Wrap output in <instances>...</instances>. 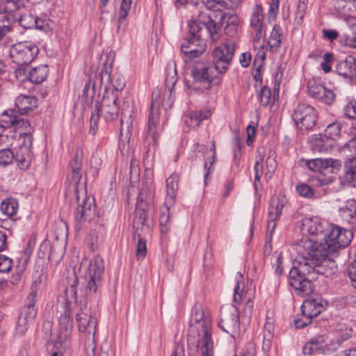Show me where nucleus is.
Here are the masks:
<instances>
[{
    "label": "nucleus",
    "mask_w": 356,
    "mask_h": 356,
    "mask_svg": "<svg viewBox=\"0 0 356 356\" xmlns=\"http://www.w3.org/2000/svg\"><path fill=\"white\" fill-rule=\"evenodd\" d=\"M330 224L318 217L305 218L302 220V238L296 243L298 256L293 267L289 272V283L298 295L308 296L314 291V286L307 275H327L323 266L318 265L316 250L324 242Z\"/></svg>",
    "instance_id": "f257e3e1"
},
{
    "label": "nucleus",
    "mask_w": 356,
    "mask_h": 356,
    "mask_svg": "<svg viewBox=\"0 0 356 356\" xmlns=\"http://www.w3.org/2000/svg\"><path fill=\"white\" fill-rule=\"evenodd\" d=\"M353 237V232L350 229L330 223L324 242L319 245L320 249L316 250L317 254L315 256L318 257L316 259L318 261V265L325 267L327 264H332L333 262L328 259L330 253L346 248L350 243Z\"/></svg>",
    "instance_id": "f03ea898"
},
{
    "label": "nucleus",
    "mask_w": 356,
    "mask_h": 356,
    "mask_svg": "<svg viewBox=\"0 0 356 356\" xmlns=\"http://www.w3.org/2000/svg\"><path fill=\"white\" fill-rule=\"evenodd\" d=\"M78 328L82 337L85 338V349L87 356H95V335L97 328V319L92 316L90 309H81L76 314Z\"/></svg>",
    "instance_id": "7ed1b4c3"
},
{
    "label": "nucleus",
    "mask_w": 356,
    "mask_h": 356,
    "mask_svg": "<svg viewBox=\"0 0 356 356\" xmlns=\"http://www.w3.org/2000/svg\"><path fill=\"white\" fill-rule=\"evenodd\" d=\"M188 353L189 356H213L211 330L188 332Z\"/></svg>",
    "instance_id": "20e7f679"
},
{
    "label": "nucleus",
    "mask_w": 356,
    "mask_h": 356,
    "mask_svg": "<svg viewBox=\"0 0 356 356\" xmlns=\"http://www.w3.org/2000/svg\"><path fill=\"white\" fill-rule=\"evenodd\" d=\"M22 102L20 97H18L15 107L2 113L0 119V137L6 129H10L15 132L13 138L19 140L22 137V111L19 106Z\"/></svg>",
    "instance_id": "39448f33"
},
{
    "label": "nucleus",
    "mask_w": 356,
    "mask_h": 356,
    "mask_svg": "<svg viewBox=\"0 0 356 356\" xmlns=\"http://www.w3.org/2000/svg\"><path fill=\"white\" fill-rule=\"evenodd\" d=\"M95 112L106 121H113L118 118L120 100L118 92L106 88L101 102H97Z\"/></svg>",
    "instance_id": "423d86ee"
},
{
    "label": "nucleus",
    "mask_w": 356,
    "mask_h": 356,
    "mask_svg": "<svg viewBox=\"0 0 356 356\" xmlns=\"http://www.w3.org/2000/svg\"><path fill=\"white\" fill-rule=\"evenodd\" d=\"M104 270V263L101 257L96 256L90 261L84 276L87 295H92L97 292L102 284Z\"/></svg>",
    "instance_id": "0eeeda50"
},
{
    "label": "nucleus",
    "mask_w": 356,
    "mask_h": 356,
    "mask_svg": "<svg viewBox=\"0 0 356 356\" xmlns=\"http://www.w3.org/2000/svg\"><path fill=\"white\" fill-rule=\"evenodd\" d=\"M192 80L188 81V88L191 90L203 92L212 87L214 74L212 67L198 65L191 70Z\"/></svg>",
    "instance_id": "6e6552de"
},
{
    "label": "nucleus",
    "mask_w": 356,
    "mask_h": 356,
    "mask_svg": "<svg viewBox=\"0 0 356 356\" xmlns=\"http://www.w3.org/2000/svg\"><path fill=\"white\" fill-rule=\"evenodd\" d=\"M188 332H197L211 330V316L210 312L200 304H195L191 312Z\"/></svg>",
    "instance_id": "1a4fd4ad"
},
{
    "label": "nucleus",
    "mask_w": 356,
    "mask_h": 356,
    "mask_svg": "<svg viewBox=\"0 0 356 356\" xmlns=\"http://www.w3.org/2000/svg\"><path fill=\"white\" fill-rule=\"evenodd\" d=\"M235 45L232 42H226L213 50L212 56L215 68L219 73H225L232 60Z\"/></svg>",
    "instance_id": "9d476101"
},
{
    "label": "nucleus",
    "mask_w": 356,
    "mask_h": 356,
    "mask_svg": "<svg viewBox=\"0 0 356 356\" xmlns=\"http://www.w3.org/2000/svg\"><path fill=\"white\" fill-rule=\"evenodd\" d=\"M293 119L300 129H310L316 124L317 115L314 108L306 104L297 106L293 113Z\"/></svg>",
    "instance_id": "9b49d317"
},
{
    "label": "nucleus",
    "mask_w": 356,
    "mask_h": 356,
    "mask_svg": "<svg viewBox=\"0 0 356 356\" xmlns=\"http://www.w3.org/2000/svg\"><path fill=\"white\" fill-rule=\"evenodd\" d=\"M323 309L324 306L321 301L316 299L305 300L301 306V317L294 320L296 327L302 328L307 326L311 323L312 319L318 316Z\"/></svg>",
    "instance_id": "f8f14e48"
},
{
    "label": "nucleus",
    "mask_w": 356,
    "mask_h": 356,
    "mask_svg": "<svg viewBox=\"0 0 356 356\" xmlns=\"http://www.w3.org/2000/svg\"><path fill=\"white\" fill-rule=\"evenodd\" d=\"M83 196L81 199L79 196L77 197L78 206L74 212V218L79 222H90L97 216L95 200L94 197L86 194H83Z\"/></svg>",
    "instance_id": "ddd939ff"
},
{
    "label": "nucleus",
    "mask_w": 356,
    "mask_h": 356,
    "mask_svg": "<svg viewBox=\"0 0 356 356\" xmlns=\"http://www.w3.org/2000/svg\"><path fill=\"white\" fill-rule=\"evenodd\" d=\"M209 10L204 9L202 7H194V10H193L192 12H193L194 15L197 17L195 20L206 28L211 40L212 42H216L220 37L219 33L220 27L212 19Z\"/></svg>",
    "instance_id": "4468645a"
},
{
    "label": "nucleus",
    "mask_w": 356,
    "mask_h": 356,
    "mask_svg": "<svg viewBox=\"0 0 356 356\" xmlns=\"http://www.w3.org/2000/svg\"><path fill=\"white\" fill-rule=\"evenodd\" d=\"M239 315L236 307L232 305L222 308L220 312V319L218 326L224 332L234 334L239 327Z\"/></svg>",
    "instance_id": "2eb2a0df"
},
{
    "label": "nucleus",
    "mask_w": 356,
    "mask_h": 356,
    "mask_svg": "<svg viewBox=\"0 0 356 356\" xmlns=\"http://www.w3.org/2000/svg\"><path fill=\"white\" fill-rule=\"evenodd\" d=\"M152 194L149 189L142 188L138 194L134 223L143 225L152 209Z\"/></svg>",
    "instance_id": "dca6fc26"
},
{
    "label": "nucleus",
    "mask_w": 356,
    "mask_h": 356,
    "mask_svg": "<svg viewBox=\"0 0 356 356\" xmlns=\"http://www.w3.org/2000/svg\"><path fill=\"white\" fill-rule=\"evenodd\" d=\"M159 92H154L152 95L151 112L148 118V125L146 139L149 140V143H156L158 138L157 130L159 123V113L155 108L159 106V101L158 97Z\"/></svg>",
    "instance_id": "f3484780"
},
{
    "label": "nucleus",
    "mask_w": 356,
    "mask_h": 356,
    "mask_svg": "<svg viewBox=\"0 0 356 356\" xmlns=\"http://www.w3.org/2000/svg\"><path fill=\"white\" fill-rule=\"evenodd\" d=\"M307 94L326 104H331L335 99V94L332 90L327 89L323 85L317 83L315 79H309L307 82Z\"/></svg>",
    "instance_id": "a211bd4d"
},
{
    "label": "nucleus",
    "mask_w": 356,
    "mask_h": 356,
    "mask_svg": "<svg viewBox=\"0 0 356 356\" xmlns=\"http://www.w3.org/2000/svg\"><path fill=\"white\" fill-rule=\"evenodd\" d=\"M250 24L254 33V38L257 41L265 40L266 26L264 24V10L261 4H256L253 8Z\"/></svg>",
    "instance_id": "6ab92c4d"
},
{
    "label": "nucleus",
    "mask_w": 356,
    "mask_h": 356,
    "mask_svg": "<svg viewBox=\"0 0 356 356\" xmlns=\"http://www.w3.org/2000/svg\"><path fill=\"white\" fill-rule=\"evenodd\" d=\"M287 200L284 195H279L272 197L268 211L267 231L272 234L276 227V220L280 218Z\"/></svg>",
    "instance_id": "aec40b11"
},
{
    "label": "nucleus",
    "mask_w": 356,
    "mask_h": 356,
    "mask_svg": "<svg viewBox=\"0 0 356 356\" xmlns=\"http://www.w3.org/2000/svg\"><path fill=\"white\" fill-rule=\"evenodd\" d=\"M60 327L55 346L57 348L65 349L70 345V337L72 331V321L67 315L61 316L59 318Z\"/></svg>",
    "instance_id": "412c9836"
},
{
    "label": "nucleus",
    "mask_w": 356,
    "mask_h": 356,
    "mask_svg": "<svg viewBox=\"0 0 356 356\" xmlns=\"http://www.w3.org/2000/svg\"><path fill=\"white\" fill-rule=\"evenodd\" d=\"M177 80L176 63L175 61L170 62L165 68V86L168 88L169 96L167 99H163V106L165 109L171 108L174 103L175 95L172 89Z\"/></svg>",
    "instance_id": "4be33fe9"
},
{
    "label": "nucleus",
    "mask_w": 356,
    "mask_h": 356,
    "mask_svg": "<svg viewBox=\"0 0 356 356\" xmlns=\"http://www.w3.org/2000/svg\"><path fill=\"white\" fill-rule=\"evenodd\" d=\"M22 0H0V14H7L10 21H17L20 24L22 19Z\"/></svg>",
    "instance_id": "5701e85b"
},
{
    "label": "nucleus",
    "mask_w": 356,
    "mask_h": 356,
    "mask_svg": "<svg viewBox=\"0 0 356 356\" xmlns=\"http://www.w3.org/2000/svg\"><path fill=\"white\" fill-rule=\"evenodd\" d=\"M341 164L339 160L332 159H314L307 160L306 162V165L310 170L319 173L330 168V172L333 173L339 170Z\"/></svg>",
    "instance_id": "b1692460"
},
{
    "label": "nucleus",
    "mask_w": 356,
    "mask_h": 356,
    "mask_svg": "<svg viewBox=\"0 0 356 356\" xmlns=\"http://www.w3.org/2000/svg\"><path fill=\"white\" fill-rule=\"evenodd\" d=\"M179 179V175L173 172L165 180V204L166 207H171L176 202Z\"/></svg>",
    "instance_id": "393cba45"
},
{
    "label": "nucleus",
    "mask_w": 356,
    "mask_h": 356,
    "mask_svg": "<svg viewBox=\"0 0 356 356\" xmlns=\"http://www.w3.org/2000/svg\"><path fill=\"white\" fill-rule=\"evenodd\" d=\"M206 49L202 40L189 38L181 46L183 54L190 58L200 56Z\"/></svg>",
    "instance_id": "a878e982"
},
{
    "label": "nucleus",
    "mask_w": 356,
    "mask_h": 356,
    "mask_svg": "<svg viewBox=\"0 0 356 356\" xmlns=\"http://www.w3.org/2000/svg\"><path fill=\"white\" fill-rule=\"evenodd\" d=\"M335 143L324 134H314L309 140V146L313 152L327 153L330 152Z\"/></svg>",
    "instance_id": "bb28decb"
},
{
    "label": "nucleus",
    "mask_w": 356,
    "mask_h": 356,
    "mask_svg": "<svg viewBox=\"0 0 356 356\" xmlns=\"http://www.w3.org/2000/svg\"><path fill=\"white\" fill-rule=\"evenodd\" d=\"M211 113L209 110L188 111L183 116L184 124L190 129L197 127L200 123L209 118Z\"/></svg>",
    "instance_id": "cd10ccee"
},
{
    "label": "nucleus",
    "mask_w": 356,
    "mask_h": 356,
    "mask_svg": "<svg viewBox=\"0 0 356 356\" xmlns=\"http://www.w3.org/2000/svg\"><path fill=\"white\" fill-rule=\"evenodd\" d=\"M339 74L348 79L351 84L356 85V63L352 58H346L337 65Z\"/></svg>",
    "instance_id": "c85d7f7f"
},
{
    "label": "nucleus",
    "mask_w": 356,
    "mask_h": 356,
    "mask_svg": "<svg viewBox=\"0 0 356 356\" xmlns=\"http://www.w3.org/2000/svg\"><path fill=\"white\" fill-rule=\"evenodd\" d=\"M33 129L29 122L24 121V147L26 146V158H24V163H26V168H29L34 156L32 152Z\"/></svg>",
    "instance_id": "c756f323"
},
{
    "label": "nucleus",
    "mask_w": 356,
    "mask_h": 356,
    "mask_svg": "<svg viewBox=\"0 0 356 356\" xmlns=\"http://www.w3.org/2000/svg\"><path fill=\"white\" fill-rule=\"evenodd\" d=\"M101 60L104 65L102 73L104 72L105 74L108 75L109 80L111 81V83L115 88V90H112L118 92L124 88V82L120 79L118 80L117 83H114L113 82V79L111 77V69L114 60V53L111 51L109 53L102 54L101 56Z\"/></svg>",
    "instance_id": "7c9ffc66"
},
{
    "label": "nucleus",
    "mask_w": 356,
    "mask_h": 356,
    "mask_svg": "<svg viewBox=\"0 0 356 356\" xmlns=\"http://www.w3.org/2000/svg\"><path fill=\"white\" fill-rule=\"evenodd\" d=\"M78 284V278L74 270H67L65 273V295L67 301L76 299V286Z\"/></svg>",
    "instance_id": "2f4dec72"
},
{
    "label": "nucleus",
    "mask_w": 356,
    "mask_h": 356,
    "mask_svg": "<svg viewBox=\"0 0 356 356\" xmlns=\"http://www.w3.org/2000/svg\"><path fill=\"white\" fill-rule=\"evenodd\" d=\"M9 54L12 61L18 65L15 70V77L18 79L22 76V42L13 44L10 49Z\"/></svg>",
    "instance_id": "473e14b6"
},
{
    "label": "nucleus",
    "mask_w": 356,
    "mask_h": 356,
    "mask_svg": "<svg viewBox=\"0 0 356 356\" xmlns=\"http://www.w3.org/2000/svg\"><path fill=\"white\" fill-rule=\"evenodd\" d=\"M344 178L346 181L356 187V156L346 161Z\"/></svg>",
    "instance_id": "72a5a7b5"
},
{
    "label": "nucleus",
    "mask_w": 356,
    "mask_h": 356,
    "mask_svg": "<svg viewBox=\"0 0 356 356\" xmlns=\"http://www.w3.org/2000/svg\"><path fill=\"white\" fill-rule=\"evenodd\" d=\"M35 302L36 299H34L33 293L27 296L26 304L24 307V316L26 323L33 321L37 315Z\"/></svg>",
    "instance_id": "f704fd0d"
},
{
    "label": "nucleus",
    "mask_w": 356,
    "mask_h": 356,
    "mask_svg": "<svg viewBox=\"0 0 356 356\" xmlns=\"http://www.w3.org/2000/svg\"><path fill=\"white\" fill-rule=\"evenodd\" d=\"M19 209L18 202L14 198H8L0 204L1 211L10 218H14Z\"/></svg>",
    "instance_id": "c9c22d12"
},
{
    "label": "nucleus",
    "mask_w": 356,
    "mask_h": 356,
    "mask_svg": "<svg viewBox=\"0 0 356 356\" xmlns=\"http://www.w3.org/2000/svg\"><path fill=\"white\" fill-rule=\"evenodd\" d=\"M341 216L350 223L355 222L356 220V201H348L346 206L339 210Z\"/></svg>",
    "instance_id": "e433bc0d"
},
{
    "label": "nucleus",
    "mask_w": 356,
    "mask_h": 356,
    "mask_svg": "<svg viewBox=\"0 0 356 356\" xmlns=\"http://www.w3.org/2000/svg\"><path fill=\"white\" fill-rule=\"evenodd\" d=\"M47 66L44 65L33 67L29 74V81L32 83H40L43 82L47 76Z\"/></svg>",
    "instance_id": "4c0bfd02"
},
{
    "label": "nucleus",
    "mask_w": 356,
    "mask_h": 356,
    "mask_svg": "<svg viewBox=\"0 0 356 356\" xmlns=\"http://www.w3.org/2000/svg\"><path fill=\"white\" fill-rule=\"evenodd\" d=\"M236 285L234 289L233 302L239 304L246 298V294L244 293L243 277L241 273H237L236 276Z\"/></svg>",
    "instance_id": "58836bf2"
},
{
    "label": "nucleus",
    "mask_w": 356,
    "mask_h": 356,
    "mask_svg": "<svg viewBox=\"0 0 356 356\" xmlns=\"http://www.w3.org/2000/svg\"><path fill=\"white\" fill-rule=\"evenodd\" d=\"M81 166H82V159L76 152L73 161L70 163V167L72 168L71 179L74 184L76 185L81 179Z\"/></svg>",
    "instance_id": "ea45409f"
},
{
    "label": "nucleus",
    "mask_w": 356,
    "mask_h": 356,
    "mask_svg": "<svg viewBox=\"0 0 356 356\" xmlns=\"http://www.w3.org/2000/svg\"><path fill=\"white\" fill-rule=\"evenodd\" d=\"M39 53L38 46L31 42L24 43V64L31 63Z\"/></svg>",
    "instance_id": "a19ab883"
},
{
    "label": "nucleus",
    "mask_w": 356,
    "mask_h": 356,
    "mask_svg": "<svg viewBox=\"0 0 356 356\" xmlns=\"http://www.w3.org/2000/svg\"><path fill=\"white\" fill-rule=\"evenodd\" d=\"M216 159V148L214 142L209 149H207L204 152V169L207 171L204 175L207 178L211 172V169Z\"/></svg>",
    "instance_id": "79ce46f5"
},
{
    "label": "nucleus",
    "mask_w": 356,
    "mask_h": 356,
    "mask_svg": "<svg viewBox=\"0 0 356 356\" xmlns=\"http://www.w3.org/2000/svg\"><path fill=\"white\" fill-rule=\"evenodd\" d=\"M334 181L332 177H326L323 173H318L316 175L311 176L309 179V182L311 186L322 187L329 185Z\"/></svg>",
    "instance_id": "37998d69"
},
{
    "label": "nucleus",
    "mask_w": 356,
    "mask_h": 356,
    "mask_svg": "<svg viewBox=\"0 0 356 356\" xmlns=\"http://www.w3.org/2000/svg\"><path fill=\"white\" fill-rule=\"evenodd\" d=\"M282 28L280 25L275 24L273 26V29L271 31L269 40L268 44L270 48L278 49L280 47L282 40Z\"/></svg>",
    "instance_id": "c03bdc74"
},
{
    "label": "nucleus",
    "mask_w": 356,
    "mask_h": 356,
    "mask_svg": "<svg viewBox=\"0 0 356 356\" xmlns=\"http://www.w3.org/2000/svg\"><path fill=\"white\" fill-rule=\"evenodd\" d=\"M46 276L42 270L36 271L33 276L31 292L29 295L34 294V299H36L37 291L40 289L42 282L45 280Z\"/></svg>",
    "instance_id": "a18cd8bd"
},
{
    "label": "nucleus",
    "mask_w": 356,
    "mask_h": 356,
    "mask_svg": "<svg viewBox=\"0 0 356 356\" xmlns=\"http://www.w3.org/2000/svg\"><path fill=\"white\" fill-rule=\"evenodd\" d=\"M263 154H259V155L257 157V160L254 163V185L256 190L258 189L260 178L263 175Z\"/></svg>",
    "instance_id": "49530a36"
},
{
    "label": "nucleus",
    "mask_w": 356,
    "mask_h": 356,
    "mask_svg": "<svg viewBox=\"0 0 356 356\" xmlns=\"http://www.w3.org/2000/svg\"><path fill=\"white\" fill-rule=\"evenodd\" d=\"M38 106V99L34 95H24V115L30 113Z\"/></svg>",
    "instance_id": "de8ad7c7"
},
{
    "label": "nucleus",
    "mask_w": 356,
    "mask_h": 356,
    "mask_svg": "<svg viewBox=\"0 0 356 356\" xmlns=\"http://www.w3.org/2000/svg\"><path fill=\"white\" fill-rule=\"evenodd\" d=\"M341 131V124L339 122H333L330 124L325 129V136L334 140L340 135Z\"/></svg>",
    "instance_id": "09e8293b"
},
{
    "label": "nucleus",
    "mask_w": 356,
    "mask_h": 356,
    "mask_svg": "<svg viewBox=\"0 0 356 356\" xmlns=\"http://www.w3.org/2000/svg\"><path fill=\"white\" fill-rule=\"evenodd\" d=\"M273 325L271 323L266 321L264 326V344L263 348L268 350L271 345L273 339Z\"/></svg>",
    "instance_id": "8fccbe9b"
},
{
    "label": "nucleus",
    "mask_w": 356,
    "mask_h": 356,
    "mask_svg": "<svg viewBox=\"0 0 356 356\" xmlns=\"http://www.w3.org/2000/svg\"><path fill=\"white\" fill-rule=\"evenodd\" d=\"M254 48L257 49L254 58V65H256L257 63H263L266 58L264 40L257 41L256 38H254Z\"/></svg>",
    "instance_id": "3c124183"
},
{
    "label": "nucleus",
    "mask_w": 356,
    "mask_h": 356,
    "mask_svg": "<svg viewBox=\"0 0 356 356\" xmlns=\"http://www.w3.org/2000/svg\"><path fill=\"white\" fill-rule=\"evenodd\" d=\"M28 19H30L32 22L27 26H24V29H36L42 31H47L49 28L48 23L44 20L34 17L31 15H29Z\"/></svg>",
    "instance_id": "603ef678"
},
{
    "label": "nucleus",
    "mask_w": 356,
    "mask_h": 356,
    "mask_svg": "<svg viewBox=\"0 0 356 356\" xmlns=\"http://www.w3.org/2000/svg\"><path fill=\"white\" fill-rule=\"evenodd\" d=\"M189 32L191 38L202 40V26L199 22L195 19L191 20L188 22Z\"/></svg>",
    "instance_id": "864d4df0"
},
{
    "label": "nucleus",
    "mask_w": 356,
    "mask_h": 356,
    "mask_svg": "<svg viewBox=\"0 0 356 356\" xmlns=\"http://www.w3.org/2000/svg\"><path fill=\"white\" fill-rule=\"evenodd\" d=\"M159 221L161 233L166 234L170 227V207H166V211L161 213Z\"/></svg>",
    "instance_id": "5fc2aeb1"
},
{
    "label": "nucleus",
    "mask_w": 356,
    "mask_h": 356,
    "mask_svg": "<svg viewBox=\"0 0 356 356\" xmlns=\"http://www.w3.org/2000/svg\"><path fill=\"white\" fill-rule=\"evenodd\" d=\"M297 193L302 197L311 199L314 195V191L311 186L305 183H300L296 186Z\"/></svg>",
    "instance_id": "6e6d98bb"
},
{
    "label": "nucleus",
    "mask_w": 356,
    "mask_h": 356,
    "mask_svg": "<svg viewBox=\"0 0 356 356\" xmlns=\"http://www.w3.org/2000/svg\"><path fill=\"white\" fill-rule=\"evenodd\" d=\"M193 7H202L207 10H215L220 6V0H200L199 2H192Z\"/></svg>",
    "instance_id": "4d7b16f0"
},
{
    "label": "nucleus",
    "mask_w": 356,
    "mask_h": 356,
    "mask_svg": "<svg viewBox=\"0 0 356 356\" xmlns=\"http://www.w3.org/2000/svg\"><path fill=\"white\" fill-rule=\"evenodd\" d=\"M67 225L65 222L60 220L56 224L55 236L56 239L59 238H65L67 236Z\"/></svg>",
    "instance_id": "13d9d810"
},
{
    "label": "nucleus",
    "mask_w": 356,
    "mask_h": 356,
    "mask_svg": "<svg viewBox=\"0 0 356 356\" xmlns=\"http://www.w3.org/2000/svg\"><path fill=\"white\" fill-rule=\"evenodd\" d=\"M353 0H334V6L337 12L346 14L350 9Z\"/></svg>",
    "instance_id": "bf43d9fd"
},
{
    "label": "nucleus",
    "mask_w": 356,
    "mask_h": 356,
    "mask_svg": "<svg viewBox=\"0 0 356 356\" xmlns=\"http://www.w3.org/2000/svg\"><path fill=\"white\" fill-rule=\"evenodd\" d=\"M280 0H271L268 10V19L269 22L274 21L279 11Z\"/></svg>",
    "instance_id": "052dcab7"
},
{
    "label": "nucleus",
    "mask_w": 356,
    "mask_h": 356,
    "mask_svg": "<svg viewBox=\"0 0 356 356\" xmlns=\"http://www.w3.org/2000/svg\"><path fill=\"white\" fill-rule=\"evenodd\" d=\"M260 102L264 106H268L272 99L271 91L269 88L264 86L261 88L259 95Z\"/></svg>",
    "instance_id": "680f3d73"
},
{
    "label": "nucleus",
    "mask_w": 356,
    "mask_h": 356,
    "mask_svg": "<svg viewBox=\"0 0 356 356\" xmlns=\"http://www.w3.org/2000/svg\"><path fill=\"white\" fill-rule=\"evenodd\" d=\"M132 0H122L119 15V22L122 23L128 15V13L131 8Z\"/></svg>",
    "instance_id": "e2e57ef3"
},
{
    "label": "nucleus",
    "mask_w": 356,
    "mask_h": 356,
    "mask_svg": "<svg viewBox=\"0 0 356 356\" xmlns=\"http://www.w3.org/2000/svg\"><path fill=\"white\" fill-rule=\"evenodd\" d=\"M13 159V154L9 149L0 150V165L6 166L10 164Z\"/></svg>",
    "instance_id": "0e129e2a"
},
{
    "label": "nucleus",
    "mask_w": 356,
    "mask_h": 356,
    "mask_svg": "<svg viewBox=\"0 0 356 356\" xmlns=\"http://www.w3.org/2000/svg\"><path fill=\"white\" fill-rule=\"evenodd\" d=\"M50 250H51V243L49 241L45 240L44 241L40 246L38 251V257L40 258H44L47 257L49 258L50 257Z\"/></svg>",
    "instance_id": "69168bd1"
},
{
    "label": "nucleus",
    "mask_w": 356,
    "mask_h": 356,
    "mask_svg": "<svg viewBox=\"0 0 356 356\" xmlns=\"http://www.w3.org/2000/svg\"><path fill=\"white\" fill-rule=\"evenodd\" d=\"M344 114L350 119L356 120V102H350L344 108Z\"/></svg>",
    "instance_id": "338daca9"
},
{
    "label": "nucleus",
    "mask_w": 356,
    "mask_h": 356,
    "mask_svg": "<svg viewBox=\"0 0 356 356\" xmlns=\"http://www.w3.org/2000/svg\"><path fill=\"white\" fill-rule=\"evenodd\" d=\"M347 273L353 286L356 289V261L350 263L348 267Z\"/></svg>",
    "instance_id": "774afa93"
}]
</instances>
